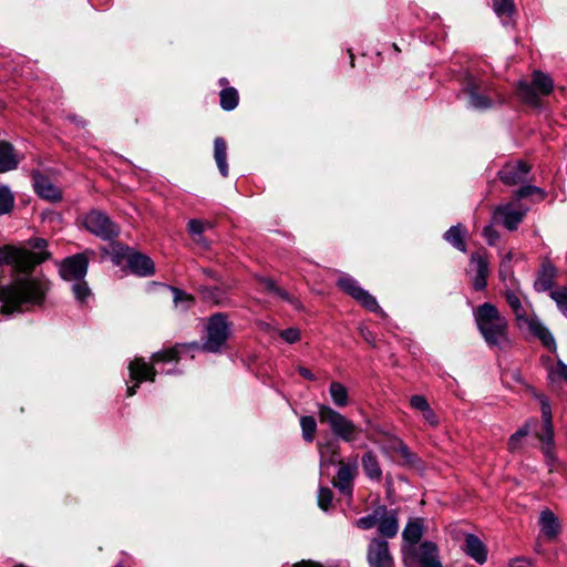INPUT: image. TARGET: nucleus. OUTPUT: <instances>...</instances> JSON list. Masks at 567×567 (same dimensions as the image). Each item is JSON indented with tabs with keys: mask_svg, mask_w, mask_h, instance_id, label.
Wrapping results in <instances>:
<instances>
[{
	"mask_svg": "<svg viewBox=\"0 0 567 567\" xmlns=\"http://www.w3.org/2000/svg\"><path fill=\"white\" fill-rule=\"evenodd\" d=\"M509 567H533V563L529 559L517 557L511 560Z\"/></svg>",
	"mask_w": 567,
	"mask_h": 567,
	"instance_id": "nucleus-53",
	"label": "nucleus"
},
{
	"mask_svg": "<svg viewBox=\"0 0 567 567\" xmlns=\"http://www.w3.org/2000/svg\"><path fill=\"white\" fill-rule=\"evenodd\" d=\"M73 293L75 298L80 301H84L85 298L90 295V289L87 287V284L82 279L79 281H74V285L72 286Z\"/></svg>",
	"mask_w": 567,
	"mask_h": 567,
	"instance_id": "nucleus-44",
	"label": "nucleus"
},
{
	"mask_svg": "<svg viewBox=\"0 0 567 567\" xmlns=\"http://www.w3.org/2000/svg\"><path fill=\"white\" fill-rule=\"evenodd\" d=\"M339 470L333 481L334 486L343 494L350 495L352 491V481L357 474V460L352 463L338 461Z\"/></svg>",
	"mask_w": 567,
	"mask_h": 567,
	"instance_id": "nucleus-18",
	"label": "nucleus"
},
{
	"mask_svg": "<svg viewBox=\"0 0 567 567\" xmlns=\"http://www.w3.org/2000/svg\"><path fill=\"white\" fill-rule=\"evenodd\" d=\"M483 236L486 238L489 245H494L499 238L498 233L493 228V226L484 227Z\"/></svg>",
	"mask_w": 567,
	"mask_h": 567,
	"instance_id": "nucleus-49",
	"label": "nucleus"
},
{
	"mask_svg": "<svg viewBox=\"0 0 567 567\" xmlns=\"http://www.w3.org/2000/svg\"><path fill=\"white\" fill-rule=\"evenodd\" d=\"M530 166L525 162L518 161L506 164L498 173L501 181L509 186L523 183Z\"/></svg>",
	"mask_w": 567,
	"mask_h": 567,
	"instance_id": "nucleus-17",
	"label": "nucleus"
},
{
	"mask_svg": "<svg viewBox=\"0 0 567 567\" xmlns=\"http://www.w3.org/2000/svg\"><path fill=\"white\" fill-rule=\"evenodd\" d=\"M89 261L83 254H78L64 259L60 266V274L64 280L79 281L84 279L87 272Z\"/></svg>",
	"mask_w": 567,
	"mask_h": 567,
	"instance_id": "nucleus-14",
	"label": "nucleus"
},
{
	"mask_svg": "<svg viewBox=\"0 0 567 567\" xmlns=\"http://www.w3.org/2000/svg\"><path fill=\"white\" fill-rule=\"evenodd\" d=\"M465 553L478 564H484L487 559L485 545L473 534L465 536Z\"/></svg>",
	"mask_w": 567,
	"mask_h": 567,
	"instance_id": "nucleus-22",
	"label": "nucleus"
},
{
	"mask_svg": "<svg viewBox=\"0 0 567 567\" xmlns=\"http://www.w3.org/2000/svg\"><path fill=\"white\" fill-rule=\"evenodd\" d=\"M424 533V522L421 518L411 519L402 532V554L405 553V548L417 546Z\"/></svg>",
	"mask_w": 567,
	"mask_h": 567,
	"instance_id": "nucleus-19",
	"label": "nucleus"
},
{
	"mask_svg": "<svg viewBox=\"0 0 567 567\" xmlns=\"http://www.w3.org/2000/svg\"><path fill=\"white\" fill-rule=\"evenodd\" d=\"M539 401L542 405V419H543V434H539V440L546 445H550L554 439V427L551 422V409L548 403V400L543 395H539Z\"/></svg>",
	"mask_w": 567,
	"mask_h": 567,
	"instance_id": "nucleus-21",
	"label": "nucleus"
},
{
	"mask_svg": "<svg viewBox=\"0 0 567 567\" xmlns=\"http://www.w3.org/2000/svg\"><path fill=\"white\" fill-rule=\"evenodd\" d=\"M298 372H299V373H300L305 379H308V380H315V375H313V373H312L309 369H307V368H305V367H299V368H298Z\"/></svg>",
	"mask_w": 567,
	"mask_h": 567,
	"instance_id": "nucleus-56",
	"label": "nucleus"
},
{
	"mask_svg": "<svg viewBox=\"0 0 567 567\" xmlns=\"http://www.w3.org/2000/svg\"><path fill=\"white\" fill-rule=\"evenodd\" d=\"M293 567H321L318 564L310 563V561H302L300 564L295 565Z\"/></svg>",
	"mask_w": 567,
	"mask_h": 567,
	"instance_id": "nucleus-57",
	"label": "nucleus"
},
{
	"mask_svg": "<svg viewBox=\"0 0 567 567\" xmlns=\"http://www.w3.org/2000/svg\"><path fill=\"white\" fill-rule=\"evenodd\" d=\"M261 285L264 286V288L266 290L278 296L280 299L286 300L288 302H293L290 295L287 291L282 290L281 288L277 287L276 284L271 279H269V278L261 279Z\"/></svg>",
	"mask_w": 567,
	"mask_h": 567,
	"instance_id": "nucleus-40",
	"label": "nucleus"
},
{
	"mask_svg": "<svg viewBox=\"0 0 567 567\" xmlns=\"http://www.w3.org/2000/svg\"><path fill=\"white\" fill-rule=\"evenodd\" d=\"M181 348H184V346L172 347L154 353L151 358L152 363H146L141 358H136L130 362V379L134 384L127 388V396H133L143 381L153 382L155 380L156 371L153 365L154 363L177 361L179 359Z\"/></svg>",
	"mask_w": 567,
	"mask_h": 567,
	"instance_id": "nucleus-3",
	"label": "nucleus"
},
{
	"mask_svg": "<svg viewBox=\"0 0 567 567\" xmlns=\"http://www.w3.org/2000/svg\"><path fill=\"white\" fill-rule=\"evenodd\" d=\"M525 213L526 210L517 208L514 204H506L495 209L493 220L504 225L508 230H515Z\"/></svg>",
	"mask_w": 567,
	"mask_h": 567,
	"instance_id": "nucleus-16",
	"label": "nucleus"
},
{
	"mask_svg": "<svg viewBox=\"0 0 567 567\" xmlns=\"http://www.w3.org/2000/svg\"><path fill=\"white\" fill-rule=\"evenodd\" d=\"M220 106L225 111H231L238 105V92L234 87H227L220 92Z\"/></svg>",
	"mask_w": 567,
	"mask_h": 567,
	"instance_id": "nucleus-34",
	"label": "nucleus"
},
{
	"mask_svg": "<svg viewBox=\"0 0 567 567\" xmlns=\"http://www.w3.org/2000/svg\"><path fill=\"white\" fill-rule=\"evenodd\" d=\"M302 437L306 442L311 443L317 431V423L313 416H302L300 419Z\"/></svg>",
	"mask_w": 567,
	"mask_h": 567,
	"instance_id": "nucleus-35",
	"label": "nucleus"
},
{
	"mask_svg": "<svg viewBox=\"0 0 567 567\" xmlns=\"http://www.w3.org/2000/svg\"><path fill=\"white\" fill-rule=\"evenodd\" d=\"M530 430V422H526L520 429H518L508 440V450L515 452L520 447L522 441L526 437Z\"/></svg>",
	"mask_w": 567,
	"mask_h": 567,
	"instance_id": "nucleus-37",
	"label": "nucleus"
},
{
	"mask_svg": "<svg viewBox=\"0 0 567 567\" xmlns=\"http://www.w3.org/2000/svg\"><path fill=\"white\" fill-rule=\"evenodd\" d=\"M279 336L288 343L292 344L300 340V330L297 328H288L279 331Z\"/></svg>",
	"mask_w": 567,
	"mask_h": 567,
	"instance_id": "nucleus-46",
	"label": "nucleus"
},
{
	"mask_svg": "<svg viewBox=\"0 0 567 567\" xmlns=\"http://www.w3.org/2000/svg\"><path fill=\"white\" fill-rule=\"evenodd\" d=\"M82 225L91 234L103 239H111L118 235V227L100 210H91L82 218Z\"/></svg>",
	"mask_w": 567,
	"mask_h": 567,
	"instance_id": "nucleus-10",
	"label": "nucleus"
},
{
	"mask_svg": "<svg viewBox=\"0 0 567 567\" xmlns=\"http://www.w3.org/2000/svg\"><path fill=\"white\" fill-rule=\"evenodd\" d=\"M539 524L542 534L548 539L556 538L560 532L558 519L550 511L540 513Z\"/></svg>",
	"mask_w": 567,
	"mask_h": 567,
	"instance_id": "nucleus-24",
	"label": "nucleus"
},
{
	"mask_svg": "<svg viewBox=\"0 0 567 567\" xmlns=\"http://www.w3.org/2000/svg\"><path fill=\"white\" fill-rule=\"evenodd\" d=\"M116 256L125 258L131 271L140 277L152 276L155 272V265L146 255L130 251L127 247L117 246Z\"/></svg>",
	"mask_w": 567,
	"mask_h": 567,
	"instance_id": "nucleus-12",
	"label": "nucleus"
},
{
	"mask_svg": "<svg viewBox=\"0 0 567 567\" xmlns=\"http://www.w3.org/2000/svg\"><path fill=\"white\" fill-rule=\"evenodd\" d=\"M329 393L333 404L338 408H344L350 403L348 389L340 382H331Z\"/></svg>",
	"mask_w": 567,
	"mask_h": 567,
	"instance_id": "nucleus-30",
	"label": "nucleus"
},
{
	"mask_svg": "<svg viewBox=\"0 0 567 567\" xmlns=\"http://www.w3.org/2000/svg\"><path fill=\"white\" fill-rule=\"evenodd\" d=\"M378 529L381 535L392 538L398 534L399 530V522L395 512H388L385 509L384 516L380 518L378 523Z\"/></svg>",
	"mask_w": 567,
	"mask_h": 567,
	"instance_id": "nucleus-27",
	"label": "nucleus"
},
{
	"mask_svg": "<svg viewBox=\"0 0 567 567\" xmlns=\"http://www.w3.org/2000/svg\"><path fill=\"white\" fill-rule=\"evenodd\" d=\"M172 291L174 295V303L176 307H181L183 310H186L190 308L192 305L194 303V298L190 295L177 288H172Z\"/></svg>",
	"mask_w": 567,
	"mask_h": 567,
	"instance_id": "nucleus-39",
	"label": "nucleus"
},
{
	"mask_svg": "<svg viewBox=\"0 0 567 567\" xmlns=\"http://www.w3.org/2000/svg\"><path fill=\"white\" fill-rule=\"evenodd\" d=\"M410 404L419 412H424L430 408L427 400L423 395H413L410 399Z\"/></svg>",
	"mask_w": 567,
	"mask_h": 567,
	"instance_id": "nucleus-47",
	"label": "nucleus"
},
{
	"mask_svg": "<svg viewBox=\"0 0 567 567\" xmlns=\"http://www.w3.org/2000/svg\"><path fill=\"white\" fill-rule=\"evenodd\" d=\"M359 332L361 334V337L369 343L371 344H374L375 342V338L373 336V333L367 328V327H360L359 328Z\"/></svg>",
	"mask_w": 567,
	"mask_h": 567,
	"instance_id": "nucleus-54",
	"label": "nucleus"
},
{
	"mask_svg": "<svg viewBox=\"0 0 567 567\" xmlns=\"http://www.w3.org/2000/svg\"><path fill=\"white\" fill-rule=\"evenodd\" d=\"M402 559L405 567H443L439 547L431 540L422 542L415 547H406Z\"/></svg>",
	"mask_w": 567,
	"mask_h": 567,
	"instance_id": "nucleus-6",
	"label": "nucleus"
},
{
	"mask_svg": "<svg viewBox=\"0 0 567 567\" xmlns=\"http://www.w3.org/2000/svg\"><path fill=\"white\" fill-rule=\"evenodd\" d=\"M513 259L512 251L507 252L499 264V277L504 280L511 274L509 264Z\"/></svg>",
	"mask_w": 567,
	"mask_h": 567,
	"instance_id": "nucleus-48",
	"label": "nucleus"
},
{
	"mask_svg": "<svg viewBox=\"0 0 567 567\" xmlns=\"http://www.w3.org/2000/svg\"><path fill=\"white\" fill-rule=\"evenodd\" d=\"M35 192L44 199L59 202L62 199V192L47 176L35 174L33 177Z\"/></svg>",
	"mask_w": 567,
	"mask_h": 567,
	"instance_id": "nucleus-20",
	"label": "nucleus"
},
{
	"mask_svg": "<svg viewBox=\"0 0 567 567\" xmlns=\"http://www.w3.org/2000/svg\"><path fill=\"white\" fill-rule=\"evenodd\" d=\"M384 514H385V507H378L373 511L372 514L359 518L355 522V525H357V527H359L361 529H371L378 525L380 518H382V516H384Z\"/></svg>",
	"mask_w": 567,
	"mask_h": 567,
	"instance_id": "nucleus-33",
	"label": "nucleus"
},
{
	"mask_svg": "<svg viewBox=\"0 0 567 567\" xmlns=\"http://www.w3.org/2000/svg\"><path fill=\"white\" fill-rule=\"evenodd\" d=\"M212 227V223L200 219H190L187 224L188 233L193 241L205 249L209 247V241L205 238L204 231Z\"/></svg>",
	"mask_w": 567,
	"mask_h": 567,
	"instance_id": "nucleus-23",
	"label": "nucleus"
},
{
	"mask_svg": "<svg viewBox=\"0 0 567 567\" xmlns=\"http://www.w3.org/2000/svg\"><path fill=\"white\" fill-rule=\"evenodd\" d=\"M530 196H536L537 200L540 202L545 199L546 193L542 188L533 185H527L516 190L517 198H526Z\"/></svg>",
	"mask_w": 567,
	"mask_h": 567,
	"instance_id": "nucleus-38",
	"label": "nucleus"
},
{
	"mask_svg": "<svg viewBox=\"0 0 567 567\" xmlns=\"http://www.w3.org/2000/svg\"><path fill=\"white\" fill-rule=\"evenodd\" d=\"M422 416H423L424 421L432 426H435L439 424V419H437L436 414L434 413V411L431 409V406L426 411L422 412Z\"/></svg>",
	"mask_w": 567,
	"mask_h": 567,
	"instance_id": "nucleus-51",
	"label": "nucleus"
},
{
	"mask_svg": "<svg viewBox=\"0 0 567 567\" xmlns=\"http://www.w3.org/2000/svg\"><path fill=\"white\" fill-rule=\"evenodd\" d=\"M30 245L33 249L39 250L38 252H35L37 255H40L41 252H47L45 247H47L48 243L45 239L34 238V239L30 240ZM30 252L34 254L33 251H30ZM48 254L50 255L49 251H48Z\"/></svg>",
	"mask_w": 567,
	"mask_h": 567,
	"instance_id": "nucleus-50",
	"label": "nucleus"
},
{
	"mask_svg": "<svg viewBox=\"0 0 567 567\" xmlns=\"http://www.w3.org/2000/svg\"><path fill=\"white\" fill-rule=\"evenodd\" d=\"M555 275L554 266L544 264L534 282L535 289L540 292L549 290L554 284Z\"/></svg>",
	"mask_w": 567,
	"mask_h": 567,
	"instance_id": "nucleus-28",
	"label": "nucleus"
},
{
	"mask_svg": "<svg viewBox=\"0 0 567 567\" xmlns=\"http://www.w3.org/2000/svg\"><path fill=\"white\" fill-rule=\"evenodd\" d=\"M554 87L553 80L539 71L534 72L532 83L520 82L518 93L522 100L528 104H537L538 99L548 95Z\"/></svg>",
	"mask_w": 567,
	"mask_h": 567,
	"instance_id": "nucleus-9",
	"label": "nucleus"
},
{
	"mask_svg": "<svg viewBox=\"0 0 567 567\" xmlns=\"http://www.w3.org/2000/svg\"><path fill=\"white\" fill-rule=\"evenodd\" d=\"M396 445H398V451L400 452V454L408 462H412L413 454L409 451L408 446L403 442H401V441H398Z\"/></svg>",
	"mask_w": 567,
	"mask_h": 567,
	"instance_id": "nucleus-52",
	"label": "nucleus"
},
{
	"mask_svg": "<svg viewBox=\"0 0 567 567\" xmlns=\"http://www.w3.org/2000/svg\"><path fill=\"white\" fill-rule=\"evenodd\" d=\"M13 207V196L11 192L1 186L0 187V214L9 213Z\"/></svg>",
	"mask_w": 567,
	"mask_h": 567,
	"instance_id": "nucleus-41",
	"label": "nucleus"
},
{
	"mask_svg": "<svg viewBox=\"0 0 567 567\" xmlns=\"http://www.w3.org/2000/svg\"><path fill=\"white\" fill-rule=\"evenodd\" d=\"M550 297L555 300L558 308L567 313V287H559L551 291Z\"/></svg>",
	"mask_w": 567,
	"mask_h": 567,
	"instance_id": "nucleus-43",
	"label": "nucleus"
},
{
	"mask_svg": "<svg viewBox=\"0 0 567 567\" xmlns=\"http://www.w3.org/2000/svg\"><path fill=\"white\" fill-rule=\"evenodd\" d=\"M44 297V287L33 279H19L0 290L2 312L10 315L24 303H40Z\"/></svg>",
	"mask_w": 567,
	"mask_h": 567,
	"instance_id": "nucleus-1",
	"label": "nucleus"
},
{
	"mask_svg": "<svg viewBox=\"0 0 567 567\" xmlns=\"http://www.w3.org/2000/svg\"><path fill=\"white\" fill-rule=\"evenodd\" d=\"M338 286L370 311L383 315V310L380 308L377 299L362 289L353 278L341 277L338 280Z\"/></svg>",
	"mask_w": 567,
	"mask_h": 567,
	"instance_id": "nucleus-11",
	"label": "nucleus"
},
{
	"mask_svg": "<svg viewBox=\"0 0 567 567\" xmlns=\"http://www.w3.org/2000/svg\"><path fill=\"white\" fill-rule=\"evenodd\" d=\"M19 164V158L11 144L0 142V173L14 169Z\"/></svg>",
	"mask_w": 567,
	"mask_h": 567,
	"instance_id": "nucleus-25",
	"label": "nucleus"
},
{
	"mask_svg": "<svg viewBox=\"0 0 567 567\" xmlns=\"http://www.w3.org/2000/svg\"><path fill=\"white\" fill-rule=\"evenodd\" d=\"M214 158L223 176L228 175L227 145L224 138L216 137L214 141Z\"/></svg>",
	"mask_w": 567,
	"mask_h": 567,
	"instance_id": "nucleus-29",
	"label": "nucleus"
},
{
	"mask_svg": "<svg viewBox=\"0 0 567 567\" xmlns=\"http://www.w3.org/2000/svg\"><path fill=\"white\" fill-rule=\"evenodd\" d=\"M556 374L567 382V365L558 363L556 368Z\"/></svg>",
	"mask_w": 567,
	"mask_h": 567,
	"instance_id": "nucleus-55",
	"label": "nucleus"
},
{
	"mask_svg": "<svg viewBox=\"0 0 567 567\" xmlns=\"http://www.w3.org/2000/svg\"><path fill=\"white\" fill-rule=\"evenodd\" d=\"M468 274L472 275L474 288L476 290L484 289L489 275V262L487 258L480 252L473 254L470 259Z\"/></svg>",
	"mask_w": 567,
	"mask_h": 567,
	"instance_id": "nucleus-15",
	"label": "nucleus"
},
{
	"mask_svg": "<svg viewBox=\"0 0 567 567\" xmlns=\"http://www.w3.org/2000/svg\"><path fill=\"white\" fill-rule=\"evenodd\" d=\"M333 499V493L329 487H320L318 491V506L328 511Z\"/></svg>",
	"mask_w": 567,
	"mask_h": 567,
	"instance_id": "nucleus-42",
	"label": "nucleus"
},
{
	"mask_svg": "<svg viewBox=\"0 0 567 567\" xmlns=\"http://www.w3.org/2000/svg\"><path fill=\"white\" fill-rule=\"evenodd\" d=\"M226 83H227V80H226V79H221V80H220V84H221V85H224V84H226Z\"/></svg>",
	"mask_w": 567,
	"mask_h": 567,
	"instance_id": "nucleus-58",
	"label": "nucleus"
},
{
	"mask_svg": "<svg viewBox=\"0 0 567 567\" xmlns=\"http://www.w3.org/2000/svg\"><path fill=\"white\" fill-rule=\"evenodd\" d=\"M494 9L498 16H509L514 10L512 0H494Z\"/></svg>",
	"mask_w": 567,
	"mask_h": 567,
	"instance_id": "nucleus-45",
	"label": "nucleus"
},
{
	"mask_svg": "<svg viewBox=\"0 0 567 567\" xmlns=\"http://www.w3.org/2000/svg\"><path fill=\"white\" fill-rule=\"evenodd\" d=\"M49 259L48 252L31 254L30 250L6 246L0 248V264L12 265L19 271H30L34 266Z\"/></svg>",
	"mask_w": 567,
	"mask_h": 567,
	"instance_id": "nucleus-7",
	"label": "nucleus"
},
{
	"mask_svg": "<svg viewBox=\"0 0 567 567\" xmlns=\"http://www.w3.org/2000/svg\"><path fill=\"white\" fill-rule=\"evenodd\" d=\"M362 467L371 480H380L382 475L377 456L372 452H368L362 456Z\"/></svg>",
	"mask_w": 567,
	"mask_h": 567,
	"instance_id": "nucleus-31",
	"label": "nucleus"
},
{
	"mask_svg": "<svg viewBox=\"0 0 567 567\" xmlns=\"http://www.w3.org/2000/svg\"><path fill=\"white\" fill-rule=\"evenodd\" d=\"M339 444L332 440H328L324 443H318L321 465L329 466L338 463L337 456L339 454Z\"/></svg>",
	"mask_w": 567,
	"mask_h": 567,
	"instance_id": "nucleus-26",
	"label": "nucleus"
},
{
	"mask_svg": "<svg viewBox=\"0 0 567 567\" xmlns=\"http://www.w3.org/2000/svg\"><path fill=\"white\" fill-rule=\"evenodd\" d=\"M367 559L371 567H394L389 544L381 538H372L368 545Z\"/></svg>",
	"mask_w": 567,
	"mask_h": 567,
	"instance_id": "nucleus-13",
	"label": "nucleus"
},
{
	"mask_svg": "<svg viewBox=\"0 0 567 567\" xmlns=\"http://www.w3.org/2000/svg\"><path fill=\"white\" fill-rule=\"evenodd\" d=\"M477 327L488 344L502 347L508 343V323L492 303H483L475 313Z\"/></svg>",
	"mask_w": 567,
	"mask_h": 567,
	"instance_id": "nucleus-2",
	"label": "nucleus"
},
{
	"mask_svg": "<svg viewBox=\"0 0 567 567\" xmlns=\"http://www.w3.org/2000/svg\"><path fill=\"white\" fill-rule=\"evenodd\" d=\"M464 229L462 228V226L458 224V225H455V226H452L445 234H444V238L447 243H450L453 247H455L456 249L461 250V251H465L466 250V245L464 243Z\"/></svg>",
	"mask_w": 567,
	"mask_h": 567,
	"instance_id": "nucleus-32",
	"label": "nucleus"
},
{
	"mask_svg": "<svg viewBox=\"0 0 567 567\" xmlns=\"http://www.w3.org/2000/svg\"><path fill=\"white\" fill-rule=\"evenodd\" d=\"M318 416L321 423L329 424L332 433L347 443L354 442L361 432L351 420L329 405L320 404Z\"/></svg>",
	"mask_w": 567,
	"mask_h": 567,
	"instance_id": "nucleus-5",
	"label": "nucleus"
},
{
	"mask_svg": "<svg viewBox=\"0 0 567 567\" xmlns=\"http://www.w3.org/2000/svg\"><path fill=\"white\" fill-rule=\"evenodd\" d=\"M505 299L516 316L520 328H526L533 336L537 337L549 350L556 349V343L549 330L536 318L529 317L520 301L519 296L512 290H506Z\"/></svg>",
	"mask_w": 567,
	"mask_h": 567,
	"instance_id": "nucleus-4",
	"label": "nucleus"
},
{
	"mask_svg": "<svg viewBox=\"0 0 567 567\" xmlns=\"http://www.w3.org/2000/svg\"><path fill=\"white\" fill-rule=\"evenodd\" d=\"M467 94H468V104L473 109L484 110V109H488L492 106V102L487 97L480 95L475 87H470L467 90Z\"/></svg>",
	"mask_w": 567,
	"mask_h": 567,
	"instance_id": "nucleus-36",
	"label": "nucleus"
},
{
	"mask_svg": "<svg viewBox=\"0 0 567 567\" xmlns=\"http://www.w3.org/2000/svg\"><path fill=\"white\" fill-rule=\"evenodd\" d=\"M230 334L229 323L224 313H216L210 317L207 324V339L204 349L209 352H217L225 344Z\"/></svg>",
	"mask_w": 567,
	"mask_h": 567,
	"instance_id": "nucleus-8",
	"label": "nucleus"
}]
</instances>
